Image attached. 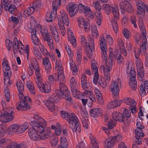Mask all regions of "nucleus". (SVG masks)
Instances as JSON below:
<instances>
[{"mask_svg":"<svg viewBox=\"0 0 148 148\" xmlns=\"http://www.w3.org/2000/svg\"><path fill=\"white\" fill-rule=\"evenodd\" d=\"M99 45L101 50L102 59L103 61H104L106 62V65L101 66V68L103 70L106 79L109 81L111 77L110 71L112 70V58L116 59L118 60H120V62H121L123 60V58L119 52H115L114 54H113V52H110L109 58L106 62L107 58V51H108V49L106 42L103 36H101L99 38Z\"/></svg>","mask_w":148,"mask_h":148,"instance_id":"nucleus-1","label":"nucleus"},{"mask_svg":"<svg viewBox=\"0 0 148 148\" xmlns=\"http://www.w3.org/2000/svg\"><path fill=\"white\" fill-rule=\"evenodd\" d=\"M67 121L74 132H80L81 130V124L78 118L74 113L69 114Z\"/></svg>","mask_w":148,"mask_h":148,"instance_id":"nucleus-2","label":"nucleus"},{"mask_svg":"<svg viewBox=\"0 0 148 148\" xmlns=\"http://www.w3.org/2000/svg\"><path fill=\"white\" fill-rule=\"evenodd\" d=\"M58 25L61 34L64 36L66 34V29L64 25L68 26L69 24L68 15L66 12L64 10L60 12V16L58 18Z\"/></svg>","mask_w":148,"mask_h":148,"instance_id":"nucleus-3","label":"nucleus"},{"mask_svg":"<svg viewBox=\"0 0 148 148\" xmlns=\"http://www.w3.org/2000/svg\"><path fill=\"white\" fill-rule=\"evenodd\" d=\"M2 65L3 71L4 74V84L5 85H10L12 84V82L10 80V77L12 75V72L10 71V66L6 59L3 60Z\"/></svg>","mask_w":148,"mask_h":148,"instance_id":"nucleus-4","label":"nucleus"},{"mask_svg":"<svg viewBox=\"0 0 148 148\" xmlns=\"http://www.w3.org/2000/svg\"><path fill=\"white\" fill-rule=\"evenodd\" d=\"M139 28L143 35L141 36L142 44L139 49V53L142 54H144L146 51V45L147 42L146 38V32L143 23L142 21L139 23Z\"/></svg>","mask_w":148,"mask_h":148,"instance_id":"nucleus-5","label":"nucleus"},{"mask_svg":"<svg viewBox=\"0 0 148 148\" xmlns=\"http://www.w3.org/2000/svg\"><path fill=\"white\" fill-rule=\"evenodd\" d=\"M113 120L110 119L109 117L106 116L105 121L109 129H112L115 125L116 121H118L119 122L122 121V116L121 113L119 112H114L112 114Z\"/></svg>","mask_w":148,"mask_h":148,"instance_id":"nucleus-6","label":"nucleus"},{"mask_svg":"<svg viewBox=\"0 0 148 148\" xmlns=\"http://www.w3.org/2000/svg\"><path fill=\"white\" fill-rule=\"evenodd\" d=\"M121 79L118 78L111 82L110 89L114 99H117L119 95V92L121 88Z\"/></svg>","mask_w":148,"mask_h":148,"instance_id":"nucleus-7","label":"nucleus"},{"mask_svg":"<svg viewBox=\"0 0 148 148\" xmlns=\"http://www.w3.org/2000/svg\"><path fill=\"white\" fill-rule=\"evenodd\" d=\"M55 69L58 71V73L55 74V81H58L60 82H64L65 77L63 73V69L61 66V62L60 60H57L56 62Z\"/></svg>","mask_w":148,"mask_h":148,"instance_id":"nucleus-8","label":"nucleus"},{"mask_svg":"<svg viewBox=\"0 0 148 148\" xmlns=\"http://www.w3.org/2000/svg\"><path fill=\"white\" fill-rule=\"evenodd\" d=\"M13 109L7 108L2 114H0V121L3 123H6L11 121L14 118L12 114Z\"/></svg>","mask_w":148,"mask_h":148,"instance_id":"nucleus-9","label":"nucleus"},{"mask_svg":"<svg viewBox=\"0 0 148 148\" xmlns=\"http://www.w3.org/2000/svg\"><path fill=\"white\" fill-rule=\"evenodd\" d=\"M29 126V125L27 122L22 124H14L11 126L10 130L17 134H21L27 129Z\"/></svg>","mask_w":148,"mask_h":148,"instance_id":"nucleus-10","label":"nucleus"},{"mask_svg":"<svg viewBox=\"0 0 148 148\" xmlns=\"http://www.w3.org/2000/svg\"><path fill=\"white\" fill-rule=\"evenodd\" d=\"M88 43L87 42V40L84 36H82L81 37V42L82 45L85 47L87 49L88 48L92 51L95 48V44L94 40L91 36L88 35Z\"/></svg>","mask_w":148,"mask_h":148,"instance_id":"nucleus-11","label":"nucleus"},{"mask_svg":"<svg viewBox=\"0 0 148 148\" xmlns=\"http://www.w3.org/2000/svg\"><path fill=\"white\" fill-rule=\"evenodd\" d=\"M32 128L28 131V133L30 138L34 140H37L39 139V135L38 134V130H36L35 127H38V123L34 121H31L30 123Z\"/></svg>","mask_w":148,"mask_h":148,"instance_id":"nucleus-12","label":"nucleus"},{"mask_svg":"<svg viewBox=\"0 0 148 148\" xmlns=\"http://www.w3.org/2000/svg\"><path fill=\"white\" fill-rule=\"evenodd\" d=\"M38 127H35V128L36 130H38V132L39 133V138L45 140L48 138L50 135L51 132L50 130L49 129L46 130L45 132L43 125H40L38 123Z\"/></svg>","mask_w":148,"mask_h":148,"instance_id":"nucleus-13","label":"nucleus"},{"mask_svg":"<svg viewBox=\"0 0 148 148\" xmlns=\"http://www.w3.org/2000/svg\"><path fill=\"white\" fill-rule=\"evenodd\" d=\"M62 82H60L59 93L64 96V97H63V98L71 102L72 101V99L69 96L70 92L67 87L65 86V84Z\"/></svg>","mask_w":148,"mask_h":148,"instance_id":"nucleus-14","label":"nucleus"},{"mask_svg":"<svg viewBox=\"0 0 148 148\" xmlns=\"http://www.w3.org/2000/svg\"><path fill=\"white\" fill-rule=\"evenodd\" d=\"M129 0H125V1H122L120 3V8L121 13L124 14L125 11L130 13L133 12V9L132 5L128 2Z\"/></svg>","mask_w":148,"mask_h":148,"instance_id":"nucleus-15","label":"nucleus"},{"mask_svg":"<svg viewBox=\"0 0 148 148\" xmlns=\"http://www.w3.org/2000/svg\"><path fill=\"white\" fill-rule=\"evenodd\" d=\"M38 87L41 92L48 93L50 92L51 88L49 84L44 85L41 82V77L36 78V80Z\"/></svg>","mask_w":148,"mask_h":148,"instance_id":"nucleus-16","label":"nucleus"},{"mask_svg":"<svg viewBox=\"0 0 148 148\" xmlns=\"http://www.w3.org/2000/svg\"><path fill=\"white\" fill-rule=\"evenodd\" d=\"M70 84L71 91L73 96L75 98L80 99L82 95L77 90V82L75 79L73 77L70 80Z\"/></svg>","mask_w":148,"mask_h":148,"instance_id":"nucleus-17","label":"nucleus"},{"mask_svg":"<svg viewBox=\"0 0 148 148\" xmlns=\"http://www.w3.org/2000/svg\"><path fill=\"white\" fill-rule=\"evenodd\" d=\"M93 5L97 10L95 12V15L97 18L96 23L98 25H100L101 24L102 18V15L100 11L101 6L98 1H96L94 2Z\"/></svg>","mask_w":148,"mask_h":148,"instance_id":"nucleus-18","label":"nucleus"},{"mask_svg":"<svg viewBox=\"0 0 148 148\" xmlns=\"http://www.w3.org/2000/svg\"><path fill=\"white\" fill-rule=\"evenodd\" d=\"M31 63V64L29 65V67L31 70L34 69L35 70L36 78H39L41 77V75L40 73V69L36 59L32 58Z\"/></svg>","mask_w":148,"mask_h":148,"instance_id":"nucleus-19","label":"nucleus"},{"mask_svg":"<svg viewBox=\"0 0 148 148\" xmlns=\"http://www.w3.org/2000/svg\"><path fill=\"white\" fill-rule=\"evenodd\" d=\"M78 8L80 12L84 13L85 16L90 18L93 17V13L88 6L79 4L78 5Z\"/></svg>","mask_w":148,"mask_h":148,"instance_id":"nucleus-20","label":"nucleus"},{"mask_svg":"<svg viewBox=\"0 0 148 148\" xmlns=\"http://www.w3.org/2000/svg\"><path fill=\"white\" fill-rule=\"evenodd\" d=\"M128 76L130 77L129 85L132 90H135L137 88V83L136 81V72L134 70L131 69Z\"/></svg>","mask_w":148,"mask_h":148,"instance_id":"nucleus-21","label":"nucleus"},{"mask_svg":"<svg viewBox=\"0 0 148 148\" xmlns=\"http://www.w3.org/2000/svg\"><path fill=\"white\" fill-rule=\"evenodd\" d=\"M60 97L63 98L64 96L59 93V90H56V93L51 96L48 99L47 101L53 104L54 103L59 101Z\"/></svg>","mask_w":148,"mask_h":148,"instance_id":"nucleus-22","label":"nucleus"},{"mask_svg":"<svg viewBox=\"0 0 148 148\" xmlns=\"http://www.w3.org/2000/svg\"><path fill=\"white\" fill-rule=\"evenodd\" d=\"M67 11L69 12V14L71 16H73L76 15L79 10L78 5L73 3H69L66 7Z\"/></svg>","mask_w":148,"mask_h":148,"instance_id":"nucleus-23","label":"nucleus"},{"mask_svg":"<svg viewBox=\"0 0 148 148\" xmlns=\"http://www.w3.org/2000/svg\"><path fill=\"white\" fill-rule=\"evenodd\" d=\"M78 24L79 27L80 28H84L86 32H88L90 29V25L82 17H80L78 18Z\"/></svg>","mask_w":148,"mask_h":148,"instance_id":"nucleus-24","label":"nucleus"},{"mask_svg":"<svg viewBox=\"0 0 148 148\" xmlns=\"http://www.w3.org/2000/svg\"><path fill=\"white\" fill-rule=\"evenodd\" d=\"M135 134L136 139L135 140V143L138 145L142 144L141 138L144 136V134L142 129H136Z\"/></svg>","mask_w":148,"mask_h":148,"instance_id":"nucleus-25","label":"nucleus"},{"mask_svg":"<svg viewBox=\"0 0 148 148\" xmlns=\"http://www.w3.org/2000/svg\"><path fill=\"white\" fill-rule=\"evenodd\" d=\"M137 8V12L138 13L141 14L145 12V8H146V5L145 7V3L141 0H135Z\"/></svg>","mask_w":148,"mask_h":148,"instance_id":"nucleus-26","label":"nucleus"},{"mask_svg":"<svg viewBox=\"0 0 148 148\" xmlns=\"http://www.w3.org/2000/svg\"><path fill=\"white\" fill-rule=\"evenodd\" d=\"M39 49L40 51L44 56L47 57L49 56L52 60L54 61L55 60L56 57L55 56L53 55H50L44 45L40 44L39 45Z\"/></svg>","mask_w":148,"mask_h":148,"instance_id":"nucleus-27","label":"nucleus"},{"mask_svg":"<svg viewBox=\"0 0 148 148\" xmlns=\"http://www.w3.org/2000/svg\"><path fill=\"white\" fill-rule=\"evenodd\" d=\"M81 85L84 90L91 89L92 88L90 84L87 82L86 76L85 74H82L81 77Z\"/></svg>","mask_w":148,"mask_h":148,"instance_id":"nucleus-28","label":"nucleus"},{"mask_svg":"<svg viewBox=\"0 0 148 148\" xmlns=\"http://www.w3.org/2000/svg\"><path fill=\"white\" fill-rule=\"evenodd\" d=\"M50 30L52 36L55 41L58 42L59 41V38L56 28L53 24H51L50 27Z\"/></svg>","mask_w":148,"mask_h":148,"instance_id":"nucleus-29","label":"nucleus"},{"mask_svg":"<svg viewBox=\"0 0 148 148\" xmlns=\"http://www.w3.org/2000/svg\"><path fill=\"white\" fill-rule=\"evenodd\" d=\"M65 3V0H54L53 2V9L54 14H56L57 8L60 6L61 3Z\"/></svg>","mask_w":148,"mask_h":148,"instance_id":"nucleus-30","label":"nucleus"},{"mask_svg":"<svg viewBox=\"0 0 148 148\" xmlns=\"http://www.w3.org/2000/svg\"><path fill=\"white\" fill-rule=\"evenodd\" d=\"M32 39L34 44L36 45H38V47L39 48V45L40 44L43 45L39 42V39L38 38L37 36H36V30L35 29H32Z\"/></svg>","mask_w":148,"mask_h":148,"instance_id":"nucleus-31","label":"nucleus"},{"mask_svg":"<svg viewBox=\"0 0 148 148\" xmlns=\"http://www.w3.org/2000/svg\"><path fill=\"white\" fill-rule=\"evenodd\" d=\"M30 107L29 105L26 102L23 101V100L20 101L17 106V109L21 111H24L29 108Z\"/></svg>","mask_w":148,"mask_h":148,"instance_id":"nucleus-32","label":"nucleus"},{"mask_svg":"<svg viewBox=\"0 0 148 148\" xmlns=\"http://www.w3.org/2000/svg\"><path fill=\"white\" fill-rule=\"evenodd\" d=\"M121 103L120 100H116L109 102L107 105V108L109 109L114 108L120 106Z\"/></svg>","mask_w":148,"mask_h":148,"instance_id":"nucleus-33","label":"nucleus"},{"mask_svg":"<svg viewBox=\"0 0 148 148\" xmlns=\"http://www.w3.org/2000/svg\"><path fill=\"white\" fill-rule=\"evenodd\" d=\"M84 94L85 96L87 98V99L91 101L90 102H92L95 101V95L91 91L85 90L84 92Z\"/></svg>","mask_w":148,"mask_h":148,"instance_id":"nucleus-34","label":"nucleus"},{"mask_svg":"<svg viewBox=\"0 0 148 148\" xmlns=\"http://www.w3.org/2000/svg\"><path fill=\"white\" fill-rule=\"evenodd\" d=\"M91 116L93 117L101 115L102 110L100 108H95L91 109L90 111Z\"/></svg>","mask_w":148,"mask_h":148,"instance_id":"nucleus-35","label":"nucleus"},{"mask_svg":"<svg viewBox=\"0 0 148 148\" xmlns=\"http://www.w3.org/2000/svg\"><path fill=\"white\" fill-rule=\"evenodd\" d=\"M26 86L30 93L33 95L36 93L33 84L30 81L27 82L26 83Z\"/></svg>","mask_w":148,"mask_h":148,"instance_id":"nucleus-36","label":"nucleus"},{"mask_svg":"<svg viewBox=\"0 0 148 148\" xmlns=\"http://www.w3.org/2000/svg\"><path fill=\"white\" fill-rule=\"evenodd\" d=\"M124 103L125 104L130 106H136V104L135 101L131 98H125L124 99Z\"/></svg>","mask_w":148,"mask_h":148,"instance_id":"nucleus-37","label":"nucleus"},{"mask_svg":"<svg viewBox=\"0 0 148 148\" xmlns=\"http://www.w3.org/2000/svg\"><path fill=\"white\" fill-rule=\"evenodd\" d=\"M114 143L111 137H108L106 140L105 142V145L107 147H110L113 146Z\"/></svg>","mask_w":148,"mask_h":148,"instance_id":"nucleus-38","label":"nucleus"},{"mask_svg":"<svg viewBox=\"0 0 148 148\" xmlns=\"http://www.w3.org/2000/svg\"><path fill=\"white\" fill-rule=\"evenodd\" d=\"M33 118L34 119L37 121L38 122H36L39 124L44 126L45 125L46 122L45 120L42 117H40L38 115H34V116ZM35 122H36V121H35Z\"/></svg>","mask_w":148,"mask_h":148,"instance_id":"nucleus-39","label":"nucleus"},{"mask_svg":"<svg viewBox=\"0 0 148 148\" xmlns=\"http://www.w3.org/2000/svg\"><path fill=\"white\" fill-rule=\"evenodd\" d=\"M112 12L114 18L116 20L119 18V8L117 6L114 7L112 9Z\"/></svg>","mask_w":148,"mask_h":148,"instance_id":"nucleus-40","label":"nucleus"},{"mask_svg":"<svg viewBox=\"0 0 148 148\" xmlns=\"http://www.w3.org/2000/svg\"><path fill=\"white\" fill-rule=\"evenodd\" d=\"M8 5H6L4 7L5 10L6 11L8 10L9 12L11 14H14L15 12L17 10L15 5H11L9 7Z\"/></svg>","mask_w":148,"mask_h":148,"instance_id":"nucleus-41","label":"nucleus"},{"mask_svg":"<svg viewBox=\"0 0 148 148\" xmlns=\"http://www.w3.org/2000/svg\"><path fill=\"white\" fill-rule=\"evenodd\" d=\"M114 7L108 4H104L102 6V8L104 10L105 12L107 14H110L111 10H112V9Z\"/></svg>","mask_w":148,"mask_h":148,"instance_id":"nucleus-42","label":"nucleus"},{"mask_svg":"<svg viewBox=\"0 0 148 148\" xmlns=\"http://www.w3.org/2000/svg\"><path fill=\"white\" fill-rule=\"evenodd\" d=\"M35 9L31 6L25 10L23 12V14L25 17L29 16L33 13Z\"/></svg>","mask_w":148,"mask_h":148,"instance_id":"nucleus-43","label":"nucleus"},{"mask_svg":"<svg viewBox=\"0 0 148 148\" xmlns=\"http://www.w3.org/2000/svg\"><path fill=\"white\" fill-rule=\"evenodd\" d=\"M41 34L43 38L45 39L50 36L48 34L47 29L46 27H42L40 29Z\"/></svg>","mask_w":148,"mask_h":148,"instance_id":"nucleus-44","label":"nucleus"},{"mask_svg":"<svg viewBox=\"0 0 148 148\" xmlns=\"http://www.w3.org/2000/svg\"><path fill=\"white\" fill-rule=\"evenodd\" d=\"M56 14H54L53 11L52 12L50 13V12H47L46 16V20L47 22L51 21L53 19V17L56 15Z\"/></svg>","mask_w":148,"mask_h":148,"instance_id":"nucleus-45","label":"nucleus"},{"mask_svg":"<svg viewBox=\"0 0 148 148\" xmlns=\"http://www.w3.org/2000/svg\"><path fill=\"white\" fill-rule=\"evenodd\" d=\"M33 51L34 54L36 58L38 60H40L41 58V54L39 51L38 48L35 46L33 47Z\"/></svg>","mask_w":148,"mask_h":148,"instance_id":"nucleus-46","label":"nucleus"},{"mask_svg":"<svg viewBox=\"0 0 148 148\" xmlns=\"http://www.w3.org/2000/svg\"><path fill=\"white\" fill-rule=\"evenodd\" d=\"M80 112L82 116V120H88V114L85 109L81 108L80 109Z\"/></svg>","mask_w":148,"mask_h":148,"instance_id":"nucleus-47","label":"nucleus"},{"mask_svg":"<svg viewBox=\"0 0 148 148\" xmlns=\"http://www.w3.org/2000/svg\"><path fill=\"white\" fill-rule=\"evenodd\" d=\"M91 28V31L93 36L95 38H97L99 36V34L96 27L93 25L92 26Z\"/></svg>","mask_w":148,"mask_h":148,"instance_id":"nucleus-48","label":"nucleus"},{"mask_svg":"<svg viewBox=\"0 0 148 148\" xmlns=\"http://www.w3.org/2000/svg\"><path fill=\"white\" fill-rule=\"evenodd\" d=\"M91 142L93 148H99L98 143L96 140L95 138L92 135L90 136Z\"/></svg>","mask_w":148,"mask_h":148,"instance_id":"nucleus-49","label":"nucleus"},{"mask_svg":"<svg viewBox=\"0 0 148 148\" xmlns=\"http://www.w3.org/2000/svg\"><path fill=\"white\" fill-rule=\"evenodd\" d=\"M76 60L77 63L80 64L82 60V50L79 49L77 50V53Z\"/></svg>","mask_w":148,"mask_h":148,"instance_id":"nucleus-50","label":"nucleus"},{"mask_svg":"<svg viewBox=\"0 0 148 148\" xmlns=\"http://www.w3.org/2000/svg\"><path fill=\"white\" fill-rule=\"evenodd\" d=\"M16 86L18 92H23L24 89V86L22 82L18 80L16 83Z\"/></svg>","mask_w":148,"mask_h":148,"instance_id":"nucleus-51","label":"nucleus"},{"mask_svg":"<svg viewBox=\"0 0 148 148\" xmlns=\"http://www.w3.org/2000/svg\"><path fill=\"white\" fill-rule=\"evenodd\" d=\"M45 39L47 40L48 44L50 48L51 49H53L54 46H53V39L50 36Z\"/></svg>","mask_w":148,"mask_h":148,"instance_id":"nucleus-52","label":"nucleus"},{"mask_svg":"<svg viewBox=\"0 0 148 148\" xmlns=\"http://www.w3.org/2000/svg\"><path fill=\"white\" fill-rule=\"evenodd\" d=\"M112 28L114 32L116 33L118 31V27L117 21L114 19H112L111 21Z\"/></svg>","mask_w":148,"mask_h":148,"instance_id":"nucleus-53","label":"nucleus"},{"mask_svg":"<svg viewBox=\"0 0 148 148\" xmlns=\"http://www.w3.org/2000/svg\"><path fill=\"white\" fill-rule=\"evenodd\" d=\"M60 145L67 147L68 145V143L67 140L65 137H62L61 138L60 140Z\"/></svg>","mask_w":148,"mask_h":148,"instance_id":"nucleus-54","label":"nucleus"},{"mask_svg":"<svg viewBox=\"0 0 148 148\" xmlns=\"http://www.w3.org/2000/svg\"><path fill=\"white\" fill-rule=\"evenodd\" d=\"M4 94L6 100L9 102L10 100V91L8 88L6 87L4 88Z\"/></svg>","mask_w":148,"mask_h":148,"instance_id":"nucleus-55","label":"nucleus"},{"mask_svg":"<svg viewBox=\"0 0 148 148\" xmlns=\"http://www.w3.org/2000/svg\"><path fill=\"white\" fill-rule=\"evenodd\" d=\"M45 104L50 111L53 112L54 110L55 106L54 104L47 101Z\"/></svg>","mask_w":148,"mask_h":148,"instance_id":"nucleus-56","label":"nucleus"},{"mask_svg":"<svg viewBox=\"0 0 148 148\" xmlns=\"http://www.w3.org/2000/svg\"><path fill=\"white\" fill-rule=\"evenodd\" d=\"M137 69H143V64L141 60L140 59H138L136 61Z\"/></svg>","mask_w":148,"mask_h":148,"instance_id":"nucleus-57","label":"nucleus"},{"mask_svg":"<svg viewBox=\"0 0 148 148\" xmlns=\"http://www.w3.org/2000/svg\"><path fill=\"white\" fill-rule=\"evenodd\" d=\"M40 2L39 1H36L34 2L32 6V7L36 10L38 9L40 7Z\"/></svg>","mask_w":148,"mask_h":148,"instance_id":"nucleus-58","label":"nucleus"},{"mask_svg":"<svg viewBox=\"0 0 148 148\" xmlns=\"http://www.w3.org/2000/svg\"><path fill=\"white\" fill-rule=\"evenodd\" d=\"M137 71L138 76V79L140 80H142V78L144 76V73L143 70V69H137Z\"/></svg>","mask_w":148,"mask_h":148,"instance_id":"nucleus-59","label":"nucleus"},{"mask_svg":"<svg viewBox=\"0 0 148 148\" xmlns=\"http://www.w3.org/2000/svg\"><path fill=\"white\" fill-rule=\"evenodd\" d=\"M65 48L69 56L70 57H71L73 54L70 47L69 45H66L65 46Z\"/></svg>","mask_w":148,"mask_h":148,"instance_id":"nucleus-60","label":"nucleus"},{"mask_svg":"<svg viewBox=\"0 0 148 148\" xmlns=\"http://www.w3.org/2000/svg\"><path fill=\"white\" fill-rule=\"evenodd\" d=\"M7 139L3 138L0 140V147H3L6 145L8 143Z\"/></svg>","mask_w":148,"mask_h":148,"instance_id":"nucleus-61","label":"nucleus"},{"mask_svg":"<svg viewBox=\"0 0 148 148\" xmlns=\"http://www.w3.org/2000/svg\"><path fill=\"white\" fill-rule=\"evenodd\" d=\"M122 121L121 122H123L124 124L126 126H128L129 125L130 121L129 117H122Z\"/></svg>","mask_w":148,"mask_h":148,"instance_id":"nucleus-62","label":"nucleus"},{"mask_svg":"<svg viewBox=\"0 0 148 148\" xmlns=\"http://www.w3.org/2000/svg\"><path fill=\"white\" fill-rule=\"evenodd\" d=\"M70 66L71 67V69L73 72H76L77 71V67L76 66L74 62L73 61H72L70 62Z\"/></svg>","mask_w":148,"mask_h":148,"instance_id":"nucleus-63","label":"nucleus"},{"mask_svg":"<svg viewBox=\"0 0 148 148\" xmlns=\"http://www.w3.org/2000/svg\"><path fill=\"white\" fill-rule=\"evenodd\" d=\"M113 140V141L115 143L116 142H119L120 141L122 138V136L121 135L118 134L112 137Z\"/></svg>","mask_w":148,"mask_h":148,"instance_id":"nucleus-64","label":"nucleus"}]
</instances>
